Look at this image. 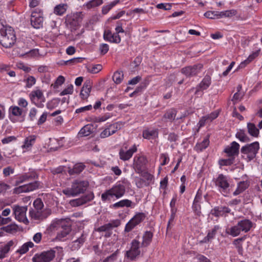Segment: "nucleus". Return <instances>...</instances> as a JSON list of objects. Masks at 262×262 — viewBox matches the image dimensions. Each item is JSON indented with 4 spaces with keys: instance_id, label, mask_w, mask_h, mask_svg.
<instances>
[{
    "instance_id": "nucleus-29",
    "label": "nucleus",
    "mask_w": 262,
    "mask_h": 262,
    "mask_svg": "<svg viewBox=\"0 0 262 262\" xmlns=\"http://www.w3.org/2000/svg\"><path fill=\"white\" fill-rule=\"evenodd\" d=\"M144 14V12L143 9L136 8L133 10H128L126 11L125 10L119 12L116 16H123L124 15H135L137 14L143 15Z\"/></svg>"
},
{
    "instance_id": "nucleus-43",
    "label": "nucleus",
    "mask_w": 262,
    "mask_h": 262,
    "mask_svg": "<svg viewBox=\"0 0 262 262\" xmlns=\"http://www.w3.org/2000/svg\"><path fill=\"white\" fill-rule=\"evenodd\" d=\"M177 114V111L171 108L166 111L164 115V118L172 122L174 120Z\"/></svg>"
},
{
    "instance_id": "nucleus-51",
    "label": "nucleus",
    "mask_w": 262,
    "mask_h": 262,
    "mask_svg": "<svg viewBox=\"0 0 262 262\" xmlns=\"http://www.w3.org/2000/svg\"><path fill=\"white\" fill-rule=\"evenodd\" d=\"M73 92V85L70 84L67 88L64 89L62 92H60L59 95L63 96L68 94H72Z\"/></svg>"
},
{
    "instance_id": "nucleus-42",
    "label": "nucleus",
    "mask_w": 262,
    "mask_h": 262,
    "mask_svg": "<svg viewBox=\"0 0 262 262\" xmlns=\"http://www.w3.org/2000/svg\"><path fill=\"white\" fill-rule=\"evenodd\" d=\"M124 78V74L122 71H116L113 76V80L117 84H120L122 82Z\"/></svg>"
},
{
    "instance_id": "nucleus-61",
    "label": "nucleus",
    "mask_w": 262,
    "mask_h": 262,
    "mask_svg": "<svg viewBox=\"0 0 262 262\" xmlns=\"http://www.w3.org/2000/svg\"><path fill=\"white\" fill-rule=\"evenodd\" d=\"M3 172L5 177H8L10 174L14 173V169L10 166H8L3 169Z\"/></svg>"
},
{
    "instance_id": "nucleus-48",
    "label": "nucleus",
    "mask_w": 262,
    "mask_h": 262,
    "mask_svg": "<svg viewBox=\"0 0 262 262\" xmlns=\"http://www.w3.org/2000/svg\"><path fill=\"white\" fill-rule=\"evenodd\" d=\"M24 82L26 83L25 87L26 88H31L35 84L36 79L32 76H29L24 80Z\"/></svg>"
},
{
    "instance_id": "nucleus-28",
    "label": "nucleus",
    "mask_w": 262,
    "mask_h": 262,
    "mask_svg": "<svg viewBox=\"0 0 262 262\" xmlns=\"http://www.w3.org/2000/svg\"><path fill=\"white\" fill-rule=\"evenodd\" d=\"M94 125L88 124L84 126L79 132L78 135L80 137H86L90 135L94 131Z\"/></svg>"
},
{
    "instance_id": "nucleus-53",
    "label": "nucleus",
    "mask_w": 262,
    "mask_h": 262,
    "mask_svg": "<svg viewBox=\"0 0 262 262\" xmlns=\"http://www.w3.org/2000/svg\"><path fill=\"white\" fill-rule=\"evenodd\" d=\"M18 69L25 71V72H29L31 71V68L27 64L23 62H18L16 64Z\"/></svg>"
},
{
    "instance_id": "nucleus-40",
    "label": "nucleus",
    "mask_w": 262,
    "mask_h": 262,
    "mask_svg": "<svg viewBox=\"0 0 262 262\" xmlns=\"http://www.w3.org/2000/svg\"><path fill=\"white\" fill-rule=\"evenodd\" d=\"M247 128L249 134L253 136L257 137L259 134V129H258L256 126L252 123H248L247 124Z\"/></svg>"
},
{
    "instance_id": "nucleus-41",
    "label": "nucleus",
    "mask_w": 262,
    "mask_h": 262,
    "mask_svg": "<svg viewBox=\"0 0 262 262\" xmlns=\"http://www.w3.org/2000/svg\"><path fill=\"white\" fill-rule=\"evenodd\" d=\"M249 186L247 181H241L238 183L237 187L235 191L234 192V195H237L244 191Z\"/></svg>"
},
{
    "instance_id": "nucleus-3",
    "label": "nucleus",
    "mask_w": 262,
    "mask_h": 262,
    "mask_svg": "<svg viewBox=\"0 0 262 262\" xmlns=\"http://www.w3.org/2000/svg\"><path fill=\"white\" fill-rule=\"evenodd\" d=\"M89 185L87 181L76 180L72 182L71 187L63 189L62 192L68 196H75L83 193Z\"/></svg>"
},
{
    "instance_id": "nucleus-44",
    "label": "nucleus",
    "mask_w": 262,
    "mask_h": 262,
    "mask_svg": "<svg viewBox=\"0 0 262 262\" xmlns=\"http://www.w3.org/2000/svg\"><path fill=\"white\" fill-rule=\"evenodd\" d=\"M121 125L122 124L119 122L109 125L107 127L110 132L111 135H113L117 130L120 129Z\"/></svg>"
},
{
    "instance_id": "nucleus-11",
    "label": "nucleus",
    "mask_w": 262,
    "mask_h": 262,
    "mask_svg": "<svg viewBox=\"0 0 262 262\" xmlns=\"http://www.w3.org/2000/svg\"><path fill=\"white\" fill-rule=\"evenodd\" d=\"M64 220L63 219L60 220H55L51 225V228L53 227L57 228L59 226H61V229L60 231L58 233L57 235V238L59 240H62V239L65 237L71 231V228L69 226H63L62 222H63Z\"/></svg>"
},
{
    "instance_id": "nucleus-50",
    "label": "nucleus",
    "mask_w": 262,
    "mask_h": 262,
    "mask_svg": "<svg viewBox=\"0 0 262 262\" xmlns=\"http://www.w3.org/2000/svg\"><path fill=\"white\" fill-rule=\"evenodd\" d=\"M111 117V116L110 114H105L103 116H99V117H96L93 118V120L94 122H104L106 120H107L108 119H109Z\"/></svg>"
},
{
    "instance_id": "nucleus-37",
    "label": "nucleus",
    "mask_w": 262,
    "mask_h": 262,
    "mask_svg": "<svg viewBox=\"0 0 262 262\" xmlns=\"http://www.w3.org/2000/svg\"><path fill=\"white\" fill-rule=\"evenodd\" d=\"M34 246V245L33 242H28L20 246L16 252L20 254H25L29 251L30 248H32Z\"/></svg>"
},
{
    "instance_id": "nucleus-49",
    "label": "nucleus",
    "mask_w": 262,
    "mask_h": 262,
    "mask_svg": "<svg viewBox=\"0 0 262 262\" xmlns=\"http://www.w3.org/2000/svg\"><path fill=\"white\" fill-rule=\"evenodd\" d=\"M160 161L161 162V165H165L168 163L169 161V158L167 153H163L160 155Z\"/></svg>"
},
{
    "instance_id": "nucleus-21",
    "label": "nucleus",
    "mask_w": 262,
    "mask_h": 262,
    "mask_svg": "<svg viewBox=\"0 0 262 262\" xmlns=\"http://www.w3.org/2000/svg\"><path fill=\"white\" fill-rule=\"evenodd\" d=\"M23 113V110L17 106H11L9 108V118L11 121H17L15 117H20Z\"/></svg>"
},
{
    "instance_id": "nucleus-32",
    "label": "nucleus",
    "mask_w": 262,
    "mask_h": 262,
    "mask_svg": "<svg viewBox=\"0 0 262 262\" xmlns=\"http://www.w3.org/2000/svg\"><path fill=\"white\" fill-rule=\"evenodd\" d=\"M86 237V234L85 233L81 234V236L77 239L72 242V248L73 250L79 249L85 242Z\"/></svg>"
},
{
    "instance_id": "nucleus-56",
    "label": "nucleus",
    "mask_w": 262,
    "mask_h": 262,
    "mask_svg": "<svg viewBox=\"0 0 262 262\" xmlns=\"http://www.w3.org/2000/svg\"><path fill=\"white\" fill-rule=\"evenodd\" d=\"M110 225L106 224L103 226H101L96 229V231L98 232H108V231H111L110 229Z\"/></svg>"
},
{
    "instance_id": "nucleus-33",
    "label": "nucleus",
    "mask_w": 262,
    "mask_h": 262,
    "mask_svg": "<svg viewBox=\"0 0 262 262\" xmlns=\"http://www.w3.org/2000/svg\"><path fill=\"white\" fill-rule=\"evenodd\" d=\"M242 231H241L238 224L228 228L226 230V233L233 237L239 235Z\"/></svg>"
},
{
    "instance_id": "nucleus-17",
    "label": "nucleus",
    "mask_w": 262,
    "mask_h": 262,
    "mask_svg": "<svg viewBox=\"0 0 262 262\" xmlns=\"http://www.w3.org/2000/svg\"><path fill=\"white\" fill-rule=\"evenodd\" d=\"M137 151V148L135 144L133 145L129 149L125 150L121 149L119 151L120 159L124 161L129 160L133 154Z\"/></svg>"
},
{
    "instance_id": "nucleus-30",
    "label": "nucleus",
    "mask_w": 262,
    "mask_h": 262,
    "mask_svg": "<svg viewBox=\"0 0 262 262\" xmlns=\"http://www.w3.org/2000/svg\"><path fill=\"white\" fill-rule=\"evenodd\" d=\"M91 88L90 82H86L84 83L80 92V96L82 99H85L89 97Z\"/></svg>"
},
{
    "instance_id": "nucleus-19",
    "label": "nucleus",
    "mask_w": 262,
    "mask_h": 262,
    "mask_svg": "<svg viewBox=\"0 0 262 262\" xmlns=\"http://www.w3.org/2000/svg\"><path fill=\"white\" fill-rule=\"evenodd\" d=\"M237 14L235 10H227L222 12L207 11L204 14V16H233Z\"/></svg>"
},
{
    "instance_id": "nucleus-36",
    "label": "nucleus",
    "mask_w": 262,
    "mask_h": 262,
    "mask_svg": "<svg viewBox=\"0 0 262 262\" xmlns=\"http://www.w3.org/2000/svg\"><path fill=\"white\" fill-rule=\"evenodd\" d=\"M260 50L259 49L254 52H253L251 54H250L247 59H246L244 61L242 62L240 64V67L243 68L245 67L247 64H249L250 62L253 60L256 57H257L259 54Z\"/></svg>"
},
{
    "instance_id": "nucleus-9",
    "label": "nucleus",
    "mask_w": 262,
    "mask_h": 262,
    "mask_svg": "<svg viewBox=\"0 0 262 262\" xmlns=\"http://www.w3.org/2000/svg\"><path fill=\"white\" fill-rule=\"evenodd\" d=\"M146 215L143 212L137 213L126 224L124 231L130 232L136 226L142 222L145 219Z\"/></svg>"
},
{
    "instance_id": "nucleus-27",
    "label": "nucleus",
    "mask_w": 262,
    "mask_h": 262,
    "mask_svg": "<svg viewBox=\"0 0 262 262\" xmlns=\"http://www.w3.org/2000/svg\"><path fill=\"white\" fill-rule=\"evenodd\" d=\"M210 141L208 137H206L201 142H198L194 146V150L198 152L205 149L209 145Z\"/></svg>"
},
{
    "instance_id": "nucleus-6",
    "label": "nucleus",
    "mask_w": 262,
    "mask_h": 262,
    "mask_svg": "<svg viewBox=\"0 0 262 262\" xmlns=\"http://www.w3.org/2000/svg\"><path fill=\"white\" fill-rule=\"evenodd\" d=\"M57 249L56 247L40 253H36L33 257L32 261L33 262H50L55 257Z\"/></svg>"
},
{
    "instance_id": "nucleus-26",
    "label": "nucleus",
    "mask_w": 262,
    "mask_h": 262,
    "mask_svg": "<svg viewBox=\"0 0 262 262\" xmlns=\"http://www.w3.org/2000/svg\"><path fill=\"white\" fill-rule=\"evenodd\" d=\"M230 209L227 207L218 206L215 207L211 210V214L215 216H223L226 213H229Z\"/></svg>"
},
{
    "instance_id": "nucleus-64",
    "label": "nucleus",
    "mask_w": 262,
    "mask_h": 262,
    "mask_svg": "<svg viewBox=\"0 0 262 262\" xmlns=\"http://www.w3.org/2000/svg\"><path fill=\"white\" fill-rule=\"evenodd\" d=\"M121 41V37L117 33H113L112 34V39L111 42L119 43Z\"/></svg>"
},
{
    "instance_id": "nucleus-15",
    "label": "nucleus",
    "mask_w": 262,
    "mask_h": 262,
    "mask_svg": "<svg viewBox=\"0 0 262 262\" xmlns=\"http://www.w3.org/2000/svg\"><path fill=\"white\" fill-rule=\"evenodd\" d=\"M39 185V182L35 181L33 183H30L28 184L19 186V187H16L14 188V191L16 193L28 192L38 188Z\"/></svg>"
},
{
    "instance_id": "nucleus-22",
    "label": "nucleus",
    "mask_w": 262,
    "mask_h": 262,
    "mask_svg": "<svg viewBox=\"0 0 262 262\" xmlns=\"http://www.w3.org/2000/svg\"><path fill=\"white\" fill-rule=\"evenodd\" d=\"M241 231L244 233L249 232L253 227V223L248 219H244L237 222Z\"/></svg>"
},
{
    "instance_id": "nucleus-57",
    "label": "nucleus",
    "mask_w": 262,
    "mask_h": 262,
    "mask_svg": "<svg viewBox=\"0 0 262 262\" xmlns=\"http://www.w3.org/2000/svg\"><path fill=\"white\" fill-rule=\"evenodd\" d=\"M99 50L102 55L105 54L109 50V46L106 43H102L100 45Z\"/></svg>"
},
{
    "instance_id": "nucleus-2",
    "label": "nucleus",
    "mask_w": 262,
    "mask_h": 262,
    "mask_svg": "<svg viewBox=\"0 0 262 262\" xmlns=\"http://www.w3.org/2000/svg\"><path fill=\"white\" fill-rule=\"evenodd\" d=\"M125 193V186L122 182H117L112 187L106 190L101 195V200L104 202L111 201L112 199L117 200L123 197Z\"/></svg>"
},
{
    "instance_id": "nucleus-12",
    "label": "nucleus",
    "mask_w": 262,
    "mask_h": 262,
    "mask_svg": "<svg viewBox=\"0 0 262 262\" xmlns=\"http://www.w3.org/2000/svg\"><path fill=\"white\" fill-rule=\"evenodd\" d=\"M211 83V77L206 75L196 88H193L190 91L195 90V95L202 96L203 95V91L207 90L210 86Z\"/></svg>"
},
{
    "instance_id": "nucleus-24",
    "label": "nucleus",
    "mask_w": 262,
    "mask_h": 262,
    "mask_svg": "<svg viewBox=\"0 0 262 262\" xmlns=\"http://www.w3.org/2000/svg\"><path fill=\"white\" fill-rule=\"evenodd\" d=\"M135 206V204L132 201L128 199H124L113 204L111 206V207L115 209L122 208L124 207H130L133 208H134Z\"/></svg>"
},
{
    "instance_id": "nucleus-58",
    "label": "nucleus",
    "mask_w": 262,
    "mask_h": 262,
    "mask_svg": "<svg viewBox=\"0 0 262 262\" xmlns=\"http://www.w3.org/2000/svg\"><path fill=\"white\" fill-rule=\"evenodd\" d=\"M48 115V113L47 112H43L42 114L40 116L39 119L37 121V125H40L45 123L47 120V117Z\"/></svg>"
},
{
    "instance_id": "nucleus-23",
    "label": "nucleus",
    "mask_w": 262,
    "mask_h": 262,
    "mask_svg": "<svg viewBox=\"0 0 262 262\" xmlns=\"http://www.w3.org/2000/svg\"><path fill=\"white\" fill-rule=\"evenodd\" d=\"M219 225L214 226L211 229L209 230L207 233V235L204 237L201 241V243H207L215 238L217 231L220 229Z\"/></svg>"
},
{
    "instance_id": "nucleus-5",
    "label": "nucleus",
    "mask_w": 262,
    "mask_h": 262,
    "mask_svg": "<svg viewBox=\"0 0 262 262\" xmlns=\"http://www.w3.org/2000/svg\"><path fill=\"white\" fill-rule=\"evenodd\" d=\"M148 160L144 155H136L133 159V167L135 172L142 174L146 169Z\"/></svg>"
},
{
    "instance_id": "nucleus-52",
    "label": "nucleus",
    "mask_w": 262,
    "mask_h": 262,
    "mask_svg": "<svg viewBox=\"0 0 262 262\" xmlns=\"http://www.w3.org/2000/svg\"><path fill=\"white\" fill-rule=\"evenodd\" d=\"M102 3V0H91L86 5L88 8L94 7L101 5Z\"/></svg>"
},
{
    "instance_id": "nucleus-39",
    "label": "nucleus",
    "mask_w": 262,
    "mask_h": 262,
    "mask_svg": "<svg viewBox=\"0 0 262 262\" xmlns=\"http://www.w3.org/2000/svg\"><path fill=\"white\" fill-rule=\"evenodd\" d=\"M67 9V5L66 4H61L55 7L54 13L57 15H63Z\"/></svg>"
},
{
    "instance_id": "nucleus-60",
    "label": "nucleus",
    "mask_w": 262,
    "mask_h": 262,
    "mask_svg": "<svg viewBox=\"0 0 262 262\" xmlns=\"http://www.w3.org/2000/svg\"><path fill=\"white\" fill-rule=\"evenodd\" d=\"M82 58H81V57H76V58H73L72 59H69L67 61H66V64H76L77 63H79V62H81L82 61Z\"/></svg>"
},
{
    "instance_id": "nucleus-38",
    "label": "nucleus",
    "mask_w": 262,
    "mask_h": 262,
    "mask_svg": "<svg viewBox=\"0 0 262 262\" xmlns=\"http://www.w3.org/2000/svg\"><path fill=\"white\" fill-rule=\"evenodd\" d=\"M31 24L35 29H39L43 26V17H31Z\"/></svg>"
},
{
    "instance_id": "nucleus-46",
    "label": "nucleus",
    "mask_w": 262,
    "mask_h": 262,
    "mask_svg": "<svg viewBox=\"0 0 262 262\" xmlns=\"http://www.w3.org/2000/svg\"><path fill=\"white\" fill-rule=\"evenodd\" d=\"M102 69V66L100 64H92L88 68V72L92 74L98 73L101 71Z\"/></svg>"
},
{
    "instance_id": "nucleus-34",
    "label": "nucleus",
    "mask_w": 262,
    "mask_h": 262,
    "mask_svg": "<svg viewBox=\"0 0 262 262\" xmlns=\"http://www.w3.org/2000/svg\"><path fill=\"white\" fill-rule=\"evenodd\" d=\"M143 137L150 140L158 137V133L157 129H146L143 131Z\"/></svg>"
},
{
    "instance_id": "nucleus-25",
    "label": "nucleus",
    "mask_w": 262,
    "mask_h": 262,
    "mask_svg": "<svg viewBox=\"0 0 262 262\" xmlns=\"http://www.w3.org/2000/svg\"><path fill=\"white\" fill-rule=\"evenodd\" d=\"M15 242L11 240L9 241L4 245L0 247V258L3 259L6 257V254L9 252L10 248L14 246Z\"/></svg>"
},
{
    "instance_id": "nucleus-10",
    "label": "nucleus",
    "mask_w": 262,
    "mask_h": 262,
    "mask_svg": "<svg viewBox=\"0 0 262 262\" xmlns=\"http://www.w3.org/2000/svg\"><path fill=\"white\" fill-rule=\"evenodd\" d=\"M259 148V143L258 142H254L243 146L241 150L242 154L247 155V157L251 160L255 157Z\"/></svg>"
},
{
    "instance_id": "nucleus-55",
    "label": "nucleus",
    "mask_w": 262,
    "mask_h": 262,
    "mask_svg": "<svg viewBox=\"0 0 262 262\" xmlns=\"http://www.w3.org/2000/svg\"><path fill=\"white\" fill-rule=\"evenodd\" d=\"M118 250L113 253L110 256L107 257L103 262H115L117 258Z\"/></svg>"
},
{
    "instance_id": "nucleus-20",
    "label": "nucleus",
    "mask_w": 262,
    "mask_h": 262,
    "mask_svg": "<svg viewBox=\"0 0 262 262\" xmlns=\"http://www.w3.org/2000/svg\"><path fill=\"white\" fill-rule=\"evenodd\" d=\"M239 149V144L235 141H233L229 146H227L224 151L229 157H232L238 154Z\"/></svg>"
},
{
    "instance_id": "nucleus-1",
    "label": "nucleus",
    "mask_w": 262,
    "mask_h": 262,
    "mask_svg": "<svg viewBox=\"0 0 262 262\" xmlns=\"http://www.w3.org/2000/svg\"><path fill=\"white\" fill-rule=\"evenodd\" d=\"M16 37L14 29L6 24V21L0 17V43L6 48L11 47L16 42Z\"/></svg>"
},
{
    "instance_id": "nucleus-4",
    "label": "nucleus",
    "mask_w": 262,
    "mask_h": 262,
    "mask_svg": "<svg viewBox=\"0 0 262 262\" xmlns=\"http://www.w3.org/2000/svg\"><path fill=\"white\" fill-rule=\"evenodd\" d=\"M213 181L217 189L224 195H226L230 187L229 178L223 174H219Z\"/></svg>"
},
{
    "instance_id": "nucleus-35",
    "label": "nucleus",
    "mask_w": 262,
    "mask_h": 262,
    "mask_svg": "<svg viewBox=\"0 0 262 262\" xmlns=\"http://www.w3.org/2000/svg\"><path fill=\"white\" fill-rule=\"evenodd\" d=\"M85 165L81 163H77L74 165L72 168L69 169L68 172L70 175L80 173L84 169Z\"/></svg>"
},
{
    "instance_id": "nucleus-14",
    "label": "nucleus",
    "mask_w": 262,
    "mask_h": 262,
    "mask_svg": "<svg viewBox=\"0 0 262 262\" xmlns=\"http://www.w3.org/2000/svg\"><path fill=\"white\" fill-rule=\"evenodd\" d=\"M203 66L201 64H194L184 67L181 69V72L187 77H192L199 73Z\"/></svg>"
},
{
    "instance_id": "nucleus-47",
    "label": "nucleus",
    "mask_w": 262,
    "mask_h": 262,
    "mask_svg": "<svg viewBox=\"0 0 262 262\" xmlns=\"http://www.w3.org/2000/svg\"><path fill=\"white\" fill-rule=\"evenodd\" d=\"M235 137L240 141L243 142H246L249 140L248 137L244 130H240L237 132L235 135Z\"/></svg>"
},
{
    "instance_id": "nucleus-31",
    "label": "nucleus",
    "mask_w": 262,
    "mask_h": 262,
    "mask_svg": "<svg viewBox=\"0 0 262 262\" xmlns=\"http://www.w3.org/2000/svg\"><path fill=\"white\" fill-rule=\"evenodd\" d=\"M153 237V233L148 231L144 232L143 237L141 245L143 247H146L149 246L152 241Z\"/></svg>"
},
{
    "instance_id": "nucleus-45",
    "label": "nucleus",
    "mask_w": 262,
    "mask_h": 262,
    "mask_svg": "<svg viewBox=\"0 0 262 262\" xmlns=\"http://www.w3.org/2000/svg\"><path fill=\"white\" fill-rule=\"evenodd\" d=\"M35 140V137L34 136H31L26 138L24 144L22 146L24 148H28L32 146Z\"/></svg>"
},
{
    "instance_id": "nucleus-7",
    "label": "nucleus",
    "mask_w": 262,
    "mask_h": 262,
    "mask_svg": "<svg viewBox=\"0 0 262 262\" xmlns=\"http://www.w3.org/2000/svg\"><path fill=\"white\" fill-rule=\"evenodd\" d=\"M29 97L32 102L37 107L39 108L43 107V103L46 101V98L40 90L37 89L32 91L30 93Z\"/></svg>"
},
{
    "instance_id": "nucleus-13",
    "label": "nucleus",
    "mask_w": 262,
    "mask_h": 262,
    "mask_svg": "<svg viewBox=\"0 0 262 262\" xmlns=\"http://www.w3.org/2000/svg\"><path fill=\"white\" fill-rule=\"evenodd\" d=\"M13 214L18 221L24 223H28L26 216L27 207L26 206H14L13 207Z\"/></svg>"
},
{
    "instance_id": "nucleus-18",
    "label": "nucleus",
    "mask_w": 262,
    "mask_h": 262,
    "mask_svg": "<svg viewBox=\"0 0 262 262\" xmlns=\"http://www.w3.org/2000/svg\"><path fill=\"white\" fill-rule=\"evenodd\" d=\"M37 177L38 176L36 172L34 171H31L25 173L17 178L15 182V185H18L24 182L35 180L37 179Z\"/></svg>"
},
{
    "instance_id": "nucleus-63",
    "label": "nucleus",
    "mask_w": 262,
    "mask_h": 262,
    "mask_svg": "<svg viewBox=\"0 0 262 262\" xmlns=\"http://www.w3.org/2000/svg\"><path fill=\"white\" fill-rule=\"evenodd\" d=\"M243 95L244 94L243 93L236 92L234 94L232 100L235 102L239 101L242 99Z\"/></svg>"
},
{
    "instance_id": "nucleus-59",
    "label": "nucleus",
    "mask_w": 262,
    "mask_h": 262,
    "mask_svg": "<svg viewBox=\"0 0 262 262\" xmlns=\"http://www.w3.org/2000/svg\"><path fill=\"white\" fill-rule=\"evenodd\" d=\"M42 237V234L41 232H37L35 233L33 236V241L36 244H39L41 242Z\"/></svg>"
},
{
    "instance_id": "nucleus-16",
    "label": "nucleus",
    "mask_w": 262,
    "mask_h": 262,
    "mask_svg": "<svg viewBox=\"0 0 262 262\" xmlns=\"http://www.w3.org/2000/svg\"><path fill=\"white\" fill-rule=\"evenodd\" d=\"M33 205L35 209L30 211V215L32 218L39 219L41 215V210L43 206V203L40 199H38L34 201Z\"/></svg>"
},
{
    "instance_id": "nucleus-8",
    "label": "nucleus",
    "mask_w": 262,
    "mask_h": 262,
    "mask_svg": "<svg viewBox=\"0 0 262 262\" xmlns=\"http://www.w3.org/2000/svg\"><path fill=\"white\" fill-rule=\"evenodd\" d=\"M140 243L136 239H133L130 243L129 250L126 251L125 257L127 259L133 260L137 256L140 254Z\"/></svg>"
},
{
    "instance_id": "nucleus-62",
    "label": "nucleus",
    "mask_w": 262,
    "mask_h": 262,
    "mask_svg": "<svg viewBox=\"0 0 262 262\" xmlns=\"http://www.w3.org/2000/svg\"><path fill=\"white\" fill-rule=\"evenodd\" d=\"M135 182L137 187L139 188L143 187L145 183L142 179L139 177L135 178Z\"/></svg>"
},
{
    "instance_id": "nucleus-54",
    "label": "nucleus",
    "mask_w": 262,
    "mask_h": 262,
    "mask_svg": "<svg viewBox=\"0 0 262 262\" xmlns=\"http://www.w3.org/2000/svg\"><path fill=\"white\" fill-rule=\"evenodd\" d=\"M233 157L228 159H222L219 161V164L221 166L230 165L233 163Z\"/></svg>"
}]
</instances>
